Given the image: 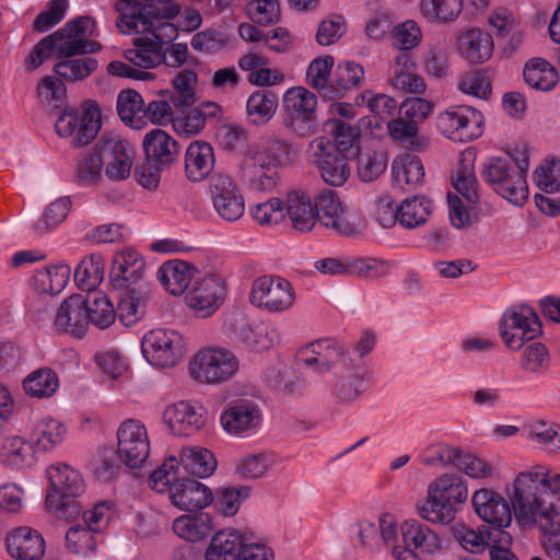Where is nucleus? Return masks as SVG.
<instances>
[{
    "mask_svg": "<svg viewBox=\"0 0 560 560\" xmlns=\"http://www.w3.org/2000/svg\"><path fill=\"white\" fill-rule=\"evenodd\" d=\"M117 10L119 31L138 35L133 47L124 52L126 60L144 69L160 66L165 46L177 38V27L171 20L179 14V5L171 0H118Z\"/></svg>",
    "mask_w": 560,
    "mask_h": 560,
    "instance_id": "f257e3e1",
    "label": "nucleus"
},
{
    "mask_svg": "<svg viewBox=\"0 0 560 560\" xmlns=\"http://www.w3.org/2000/svg\"><path fill=\"white\" fill-rule=\"evenodd\" d=\"M560 474L545 465H534L517 472L505 487L517 522L522 525L539 524L560 530Z\"/></svg>",
    "mask_w": 560,
    "mask_h": 560,
    "instance_id": "f03ea898",
    "label": "nucleus"
},
{
    "mask_svg": "<svg viewBox=\"0 0 560 560\" xmlns=\"http://www.w3.org/2000/svg\"><path fill=\"white\" fill-rule=\"evenodd\" d=\"M240 370L236 354L224 347L207 346L198 349L189 359L187 372L199 385H221L232 380Z\"/></svg>",
    "mask_w": 560,
    "mask_h": 560,
    "instance_id": "7ed1b4c3",
    "label": "nucleus"
},
{
    "mask_svg": "<svg viewBox=\"0 0 560 560\" xmlns=\"http://www.w3.org/2000/svg\"><path fill=\"white\" fill-rule=\"evenodd\" d=\"M516 165L508 159L491 158L485 164L483 179L493 190L514 206H523L528 199V186L525 174L529 163L524 153Z\"/></svg>",
    "mask_w": 560,
    "mask_h": 560,
    "instance_id": "20e7f679",
    "label": "nucleus"
},
{
    "mask_svg": "<svg viewBox=\"0 0 560 560\" xmlns=\"http://www.w3.org/2000/svg\"><path fill=\"white\" fill-rule=\"evenodd\" d=\"M498 329L504 346L512 351L521 350L526 342L542 334L537 313L525 303L506 307L499 319Z\"/></svg>",
    "mask_w": 560,
    "mask_h": 560,
    "instance_id": "39448f33",
    "label": "nucleus"
},
{
    "mask_svg": "<svg viewBox=\"0 0 560 560\" xmlns=\"http://www.w3.org/2000/svg\"><path fill=\"white\" fill-rule=\"evenodd\" d=\"M250 303L269 314L290 312L296 302L292 283L280 276L265 275L256 278L250 288Z\"/></svg>",
    "mask_w": 560,
    "mask_h": 560,
    "instance_id": "423d86ee",
    "label": "nucleus"
},
{
    "mask_svg": "<svg viewBox=\"0 0 560 560\" xmlns=\"http://www.w3.org/2000/svg\"><path fill=\"white\" fill-rule=\"evenodd\" d=\"M100 128L101 110L94 102H86L80 108H65L55 122L56 132L77 145L89 144Z\"/></svg>",
    "mask_w": 560,
    "mask_h": 560,
    "instance_id": "0eeeda50",
    "label": "nucleus"
},
{
    "mask_svg": "<svg viewBox=\"0 0 560 560\" xmlns=\"http://www.w3.org/2000/svg\"><path fill=\"white\" fill-rule=\"evenodd\" d=\"M284 125L299 137H307L316 129L317 96L304 86L288 89L282 97Z\"/></svg>",
    "mask_w": 560,
    "mask_h": 560,
    "instance_id": "6e6552de",
    "label": "nucleus"
},
{
    "mask_svg": "<svg viewBox=\"0 0 560 560\" xmlns=\"http://www.w3.org/2000/svg\"><path fill=\"white\" fill-rule=\"evenodd\" d=\"M306 154L327 185L340 187L349 179L351 167L346 154L337 152L327 137L312 139L307 144Z\"/></svg>",
    "mask_w": 560,
    "mask_h": 560,
    "instance_id": "1a4fd4ad",
    "label": "nucleus"
},
{
    "mask_svg": "<svg viewBox=\"0 0 560 560\" xmlns=\"http://www.w3.org/2000/svg\"><path fill=\"white\" fill-rule=\"evenodd\" d=\"M225 280L218 273L196 278L184 298L186 306L198 317L213 315L226 298Z\"/></svg>",
    "mask_w": 560,
    "mask_h": 560,
    "instance_id": "9d476101",
    "label": "nucleus"
},
{
    "mask_svg": "<svg viewBox=\"0 0 560 560\" xmlns=\"http://www.w3.org/2000/svg\"><path fill=\"white\" fill-rule=\"evenodd\" d=\"M145 360L158 368L175 366L185 352L182 335L174 329L155 328L148 331L141 341Z\"/></svg>",
    "mask_w": 560,
    "mask_h": 560,
    "instance_id": "9b49d317",
    "label": "nucleus"
},
{
    "mask_svg": "<svg viewBox=\"0 0 560 560\" xmlns=\"http://www.w3.org/2000/svg\"><path fill=\"white\" fill-rule=\"evenodd\" d=\"M262 420L261 408L248 398L230 401L219 418L220 425L228 435L241 439L257 434L261 429Z\"/></svg>",
    "mask_w": 560,
    "mask_h": 560,
    "instance_id": "f8f14e48",
    "label": "nucleus"
},
{
    "mask_svg": "<svg viewBox=\"0 0 560 560\" xmlns=\"http://www.w3.org/2000/svg\"><path fill=\"white\" fill-rule=\"evenodd\" d=\"M483 115L470 106H454L436 117L439 131L452 141L469 142L482 133Z\"/></svg>",
    "mask_w": 560,
    "mask_h": 560,
    "instance_id": "ddd939ff",
    "label": "nucleus"
},
{
    "mask_svg": "<svg viewBox=\"0 0 560 560\" xmlns=\"http://www.w3.org/2000/svg\"><path fill=\"white\" fill-rule=\"evenodd\" d=\"M117 454L130 468H140L150 455V439L145 425L136 419L122 421L116 432Z\"/></svg>",
    "mask_w": 560,
    "mask_h": 560,
    "instance_id": "4468645a",
    "label": "nucleus"
},
{
    "mask_svg": "<svg viewBox=\"0 0 560 560\" xmlns=\"http://www.w3.org/2000/svg\"><path fill=\"white\" fill-rule=\"evenodd\" d=\"M95 33V21L90 16H80L69 22L52 35L57 42V55L71 57L97 51L101 46L92 37Z\"/></svg>",
    "mask_w": 560,
    "mask_h": 560,
    "instance_id": "2eb2a0df",
    "label": "nucleus"
},
{
    "mask_svg": "<svg viewBox=\"0 0 560 560\" xmlns=\"http://www.w3.org/2000/svg\"><path fill=\"white\" fill-rule=\"evenodd\" d=\"M50 490L45 500L46 508L54 513L63 511L66 499L83 493L84 482L80 472L72 467L57 463L46 470Z\"/></svg>",
    "mask_w": 560,
    "mask_h": 560,
    "instance_id": "dca6fc26",
    "label": "nucleus"
},
{
    "mask_svg": "<svg viewBox=\"0 0 560 560\" xmlns=\"http://www.w3.org/2000/svg\"><path fill=\"white\" fill-rule=\"evenodd\" d=\"M209 196L215 213L226 222H236L245 212V198L237 184L222 173L209 180Z\"/></svg>",
    "mask_w": 560,
    "mask_h": 560,
    "instance_id": "f3484780",
    "label": "nucleus"
},
{
    "mask_svg": "<svg viewBox=\"0 0 560 560\" xmlns=\"http://www.w3.org/2000/svg\"><path fill=\"white\" fill-rule=\"evenodd\" d=\"M315 201L317 222L341 235H354L362 229V222L348 213L339 196L332 190H324Z\"/></svg>",
    "mask_w": 560,
    "mask_h": 560,
    "instance_id": "a211bd4d",
    "label": "nucleus"
},
{
    "mask_svg": "<svg viewBox=\"0 0 560 560\" xmlns=\"http://www.w3.org/2000/svg\"><path fill=\"white\" fill-rule=\"evenodd\" d=\"M471 504L477 516L494 528H506L512 523L514 508L511 501H506L493 489L476 490L471 495Z\"/></svg>",
    "mask_w": 560,
    "mask_h": 560,
    "instance_id": "6ab92c4d",
    "label": "nucleus"
},
{
    "mask_svg": "<svg viewBox=\"0 0 560 560\" xmlns=\"http://www.w3.org/2000/svg\"><path fill=\"white\" fill-rule=\"evenodd\" d=\"M163 422L174 435H191L205 425V408L197 400H178L164 409Z\"/></svg>",
    "mask_w": 560,
    "mask_h": 560,
    "instance_id": "aec40b11",
    "label": "nucleus"
},
{
    "mask_svg": "<svg viewBox=\"0 0 560 560\" xmlns=\"http://www.w3.org/2000/svg\"><path fill=\"white\" fill-rule=\"evenodd\" d=\"M105 175L112 180H122L129 177L135 158L130 142L120 137H110L100 141Z\"/></svg>",
    "mask_w": 560,
    "mask_h": 560,
    "instance_id": "412c9836",
    "label": "nucleus"
},
{
    "mask_svg": "<svg viewBox=\"0 0 560 560\" xmlns=\"http://www.w3.org/2000/svg\"><path fill=\"white\" fill-rule=\"evenodd\" d=\"M144 271V257L137 249L125 247L113 256L109 270L110 282L117 289L133 288L143 278Z\"/></svg>",
    "mask_w": 560,
    "mask_h": 560,
    "instance_id": "4be33fe9",
    "label": "nucleus"
},
{
    "mask_svg": "<svg viewBox=\"0 0 560 560\" xmlns=\"http://www.w3.org/2000/svg\"><path fill=\"white\" fill-rule=\"evenodd\" d=\"M345 355L342 346L331 338L315 340L299 351L301 363L315 373H326Z\"/></svg>",
    "mask_w": 560,
    "mask_h": 560,
    "instance_id": "5701e85b",
    "label": "nucleus"
},
{
    "mask_svg": "<svg viewBox=\"0 0 560 560\" xmlns=\"http://www.w3.org/2000/svg\"><path fill=\"white\" fill-rule=\"evenodd\" d=\"M399 529L405 549L417 557L438 553L443 547L439 534L417 520L404 521Z\"/></svg>",
    "mask_w": 560,
    "mask_h": 560,
    "instance_id": "b1692460",
    "label": "nucleus"
},
{
    "mask_svg": "<svg viewBox=\"0 0 560 560\" xmlns=\"http://www.w3.org/2000/svg\"><path fill=\"white\" fill-rule=\"evenodd\" d=\"M197 273L198 269L195 265L180 259H171L158 268L156 278L168 294L182 296L187 293Z\"/></svg>",
    "mask_w": 560,
    "mask_h": 560,
    "instance_id": "393cba45",
    "label": "nucleus"
},
{
    "mask_svg": "<svg viewBox=\"0 0 560 560\" xmlns=\"http://www.w3.org/2000/svg\"><path fill=\"white\" fill-rule=\"evenodd\" d=\"M171 502L182 511H199L209 506L213 500L210 488L194 479H183L170 489Z\"/></svg>",
    "mask_w": 560,
    "mask_h": 560,
    "instance_id": "a878e982",
    "label": "nucleus"
},
{
    "mask_svg": "<svg viewBox=\"0 0 560 560\" xmlns=\"http://www.w3.org/2000/svg\"><path fill=\"white\" fill-rule=\"evenodd\" d=\"M284 209L292 228L298 232H311L317 224L315 201L304 190L290 191L284 201Z\"/></svg>",
    "mask_w": 560,
    "mask_h": 560,
    "instance_id": "bb28decb",
    "label": "nucleus"
},
{
    "mask_svg": "<svg viewBox=\"0 0 560 560\" xmlns=\"http://www.w3.org/2000/svg\"><path fill=\"white\" fill-rule=\"evenodd\" d=\"M85 304L86 301L81 294L67 298L57 310L54 319L55 329L74 337H81L88 327Z\"/></svg>",
    "mask_w": 560,
    "mask_h": 560,
    "instance_id": "cd10ccee",
    "label": "nucleus"
},
{
    "mask_svg": "<svg viewBox=\"0 0 560 560\" xmlns=\"http://www.w3.org/2000/svg\"><path fill=\"white\" fill-rule=\"evenodd\" d=\"M144 154L156 166L172 165L178 154V142L165 130L155 128L147 132L142 140Z\"/></svg>",
    "mask_w": 560,
    "mask_h": 560,
    "instance_id": "c85d7f7f",
    "label": "nucleus"
},
{
    "mask_svg": "<svg viewBox=\"0 0 560 560\" xmlns=\"http://www.w3.org/2000/svg\"><path fill=\"white\" fill-rule=\"evenodd\" d=\"M0 463L15 470H24L37 463L32 441L20 435H9L0 440Z\"/></svg>",
    "mask_w": 560,
    "mask_h": 560,
    "instance_id": "c756f323",
    "label": "nucleus"
},
{
    "mask_svg": "<svg viewBox=\"0 0 560 560\" xmlns=\"http://www.w3.org/2000/svg\"><path fill=\"white\" fill-rule=\"evenodd\" d=\"M458 55L471 65L488 61L493 54L492 36L480 30L470 28L457 36Z\"/></svg>",
    "mask_w": 560,
    "mask_h": 560,
    "instance_id": "7c9ffc66",
    "label": "nucleus"
},
{
    "mask_svg": "<svg viewBox=\"0 0 560 560\" xmlns=\"http://www.w3.org/2000/svg\"><path fill=\"white\" fill-rule=\"evenodd\" d=\"M7 550L16 560H40L45 552V540L38 532L20 527L7 536Z\"/></svg>",
    "mask_w": 560,
    "mask_h": 560,
    "instance_id": "2f4dec72",
    "label": "nucleus"
},
{
    "mask_svg": "<svg viewBox=\"0 0 560 560\" xmlns=\"http://www.w3.org/2000/svg\"><path fill=\"white\" fill-rule=\"evenodd\" d=\"M366 389V381L360 366L346 365L335 378L331 396L336 404L352 405Z\"/></svg>",
    "mask_w": 560,
    "mask_h": 560,
    "instance_id": "473e14b6",
    "label": "nucleus"
},
{
    "mask_svg": "<svg viewBox=\"0 0 560 560\" xmlns=\"http://www.w3.org/2000/svg\"><path fill=\"white\" fill-rule=\"evenodd\" d=\"M241 177L250 190L267 191L277 183V170L257 152L244 159Z\"/></svg>",
    "mask_w": 560,
    "mask_h": 560,
    "instance_id": "72a5a7b5",
    "label": "nucleus"
},
{
    "mask_svg": "<svg viewBox=\"0 0 560 560\" xmlns=\"http://www.w3.org/2000/svg\"><path fill=\"white\" fill-rule=\"evenodd\" d=\"M214 152L210 143L201 140L191 142L185 152V174L190 182L203 180L213 170Z\"/></svg>",
    "mask_w": 560,
    "mask_h": 560,
    "instance_id": "f704fd0d",
    "label": "nucleus"
},
{
    "mask_svg": "<svg viewBox=\"0 0 560 560\" xmlns=\"http://www.w3.org/2000/svg\"><path fill=\"white\" fill-rule=\"evenodd\" d=\"M244 535L228 527L214 533L205 550V560H240Z\"/></svg>",
    "mask_w": 560,
    "mask_h": 560,
    "instance_id": "c9c22d12",
    "label": "nucleus"
},
{
    "mask_svg": "<svg viewBox=\"0 0 560 560\" xmlns=\"http://www.w3.org/2000/svg\"><path fill=\"white\" fill-rule=\"evenodd\" d=\"M229 329L238 341L255 351H264L275 345V339L269 336L267 327L249 323L241 313L232 317Z\"/></svg>",
    "mask_w": 560,
    "mask_h": 560,
    "instance_id": "e433bc0d",
    "label": "nucleus"
},
{
    "mask_svg": "<svg viewBox=\"0 0 560 560\" xmlns=\"http://www.w3.org/2000/svg\"><path fill=\"white\" fill-rule=\"evenodd\" d=\"M392 85L400 91L412 94L424 93V80L416 73V63L408 52H399L393 65Z\"/></svg>",
    "mask_w": 560,
    "mask_h": 560,
    "instance_id": "4c0bfd02",
    "label": "nucleus"
},
{
    "mask_svg": "<svg viewBox=\"0 0 560 560\" xmlns=\"http://www.w3.org/2000/svg\"><path fill=\"white\" fill-rule=\"evenodd\" d=\"M175 456L179 469L199 478L211 476L217 468L213 454L201 446H184Z\"/></svg>",
    "mask_w": 560,
    "mask_h": 560,
    "instance_id": "58836bf2",
    "label": "nucleus"
},
{
    "mask_svg": "<svg viewBox=\"0 0 560 560\" xmlns=\"http://www.w3.org/2000/svg\"><path fill=\"white\" fill-rule=\"evenodd\" d=\"M416 513L428 523L448 525L455 520L457 509L443 501L441 495L428 486L427 497L416 504Z\"/></svg>",
    "mask_w": 560,
    "mask_h": 560,
    "instance_id": "ea45409f",
    "label": "nucleus"
},
{
    "mask_svg": "<svg viewBox=\"0 0 560 560\" xmlns=\"http://www.w3.org/2000/svg\"><path fill=\"white\" fill-rule=\"evenodd\" d=\"M144 101L136 90H122L117 95L116 109L121 121L136 130L145 127Z\"/></svg>",
    "mask_w": 560,
    "mask_h": 560,
    "instance_id": "a19ab883",
    "label": "nucleus"
},
{
    "mask_svg": "<svg viewBox=\"0 0 560 560\" xmlns=\"http://www.w3.org/2000/svg\"><path fill=\"white\" fill-rule=\"evenodd\" d=\"M66 435L67 428L61 421L45 417L34 424L31 439L38 451L48 452L61 444Z\"/></svg>",
    "mask_w": 560,
    "mask_h": 560,
    "instance_id": "79ce46f5",
    "label": "nucleus"
},
{
    "mask_svg": "<svg viewBox=\"0 0 560 560\" xmlns=\"http://www.w3.org/2000/svg\"><path fill=\"white\" fill-rule=\"evenodd\" d=\"M213 529L212 517L208 513L180 515L173 522L174 533L191 542H197L210 535Z\"/></svg>",
    "mask_w": 560,
    "mask_h": 560,
    "instance_id": "37998d69",
    "label": "nucleus"
},
{
    "mask_svg": "<svg viewBox=\"0 0 560 560\" xmlns=\"http://www.w3.org/2000/svg\"><path fill=\"white\" fill-rule=\"evenodd\" d=\"M392 175L397 187L411 189L422 182L424 168L419 158L404 155L393 161Z\"/></svg>",
    "mask_w": 560,
    "mask_h": 560,
    "instance_id": "c03bdc74",
    "label": "nucleus"
},
{
    "mask_svg": "<svg viewBox=\"0 0 560 560\" xmlns=\"http://www.w3.org/2000/svg\"><path fill=\"white\" fill-rule=\"evenodd\" d=\"M86 304V323H92L100 329L109 327L116 318V312L108 296L101 292L94 291L84 296Z\"/></svg>",
    "mask_w": 560,
    "mask_h": 560,
    "instance_id": "a18cd8bd",
    "label": "nucleus"
},
{
    "mask_svg": "<svg viewBox=\"0 0 560 560\" xmlns=\"http://www.w3.org/2000/svg\"><path fill=\"white\" fill-rule=\"evenodd\" d=\"M335 63L332 56L317 57L311 61L306 70L307 84L317 90L323 97L335 100L334 82L329 84V78Z\"/></svg>",
    "mask_w": 560,
    "mask_h": 560,
    "instance_id": "49530a36",
    "label": "nucleus"
},
{
    "mask_svg": "<svg viewBox=\"0 0 560 560\" xmlns=\"http://www.w3.org/2000/svg\"><path fill=\"white\" fill-rule=\"evenodd\" d=\"M523 74L530 88L544 92L552 90L559 80L556 68L542 58L530 59L525 65Z\"/></svg>",
    "mask_w": 560,
    "mask_h": 560,
    "instance_id": "de8ad7c7",
    "label": "nucleus"
},
{
    "mask_svg": "<svg viewBox=\"0 0 560 560\" xmlns=\"http://www.w3.org/2000/svg\"><path fill=\"white\" fill-rule=\"evenodd\" d=\"M105 264L100 254H91L84 257L74 270V281L82 291L88 293L95 289L104 279Z\"/></svg>",
    "mask_w": 560,
    "mask_h": 560,
    "instance_id": "09e8293b",
    "label": "nucleus"
},
{
    "mask_svg": "<svg viewBox=\"0 0 560 560\" xmlns=\"http://www.w3.org/2000/svg\"><path fill=\"white\" fill-rule=\"evenodd\" d=\"M71 276V267L59 262L50 265L37 271L33 278L36 289L46 294H58L68 284Z\"/></svg>",
    "mask_w": 560,
    "mask_h": 560,
    "instance_id": "8fccbe9b",
    "label": "nucleus"
},
{
    "mask_svg": "<svg viewBox=\"0 0 560 560\" xmlns=\"http://www.w3.org/2000/svg\"><path fill=\"white\" fill-rule=\"evenodd\" d=\"M443 501L457 509L468 499V488L465 482L455 475H442L428 485Z\"/></svg>",
    "mask_w": 560,
    "mask_h": 560,
    "instance_id": "3c124183",
    "label": "nucleus"
},
{
    "mask_svg": "<svg viewBox=\"0 0 560 560\" xmlns=\"http://www.w3.org/2000/svg\"><path fill=\"white\" fill-rule=\"evenodd\" d=\"M365 80L362 65L355 61H341L337 65L334 77L335 98H341L348 91L359 89Z\"/></svg>",
    "mask_w": 560,
    "mask_h": 560,
    "instance_id": "603ef678",
    "label": "nucleus"
},
{
    "mask_svg": "<svg viewBox=\"0 0 560 560\" xmlns=\"http://www.w3.org/2000/svg\"><path fill=\"white\" fill-rule=\"evenodd\" d=\"M463 10V0H420V14L430 23L455 21Z\"/></svg>",
    "mask_w": 560,
    "mask_h": 560,
    "instance_id": "864d4df0",
    "label": "nucleus"
},
{
    "mask_svg": "<svg viewBox=\"0 0 560 560\" xmlns=\"http://www.w3.org/2000/svg\"><path fill=\"white\" fill-rule=\"evenodd\" d=\"M277 463L278 458L271 453H252L240 458L236 469L243 479L255 480L266 477Z\"/></svg>",
    "mask_w": 560,
    "mask_h": 560,
    "instance_id": "5fc2aeb1",
    "label": "nucleus"
},
{
    "mask_svg": "<svg viewBox=\"0 0 560 560\" xmlns=\"http://www.w3.org/2000/svg\"><path fill=\"white\" fill-rule=\"evenodd\" d=\"M387 131L394 141L416 150H422L429 143V139L419 133L418 127L401 116L387 121Z\"/></svg>",
    "mask_w": 560,
    "mask_h": 560,
    "instance_id": "6e6d98bb",
    "label": "nucleus"
},
{
    "mask_svg": "<svg viewBox=\"0 0 560 560\" xmlns=\"http://www.w3.org/2000/svg\"><path fill=\"white\" fill-rule=\"evenodd\" d=\"M26 394L36 398L51 397L59 388V377L48 368L33 371L23 382Z\"/></svg>",
    "mask_w": 560,
    "mask_h": 560,
    "instance_id": "4d7b16f0",
    "label": "nucleus"
},
{
    "mask_svg": "<svg viewBox=\"0 0 560 560\" xmlns=\"http://www.w3.org/2000/svg\"><path fill=\"white\" fill-rule=\"evenodd\" d=\"M278 107L276 95L268 91H256L249 95L246 103V112L250 121L261 125L269 121Z\"/></svg>",
    "mask_w": 560,
    "mask_h": 560,
    "instance_id": "13d9d810",
    "label": "nucleus"
},
{
    "mask_svg": "<svg viewBox=\"0 0 560 560\" xmlns=\"http://www.w3.org/2000/svg\"><path fill=\"white\" fill-rule=\"evenodd\" d=\"M432 210V202L424 196L406 198L400 203V224L407 229H415L423 224Z\"/></svg>",
    "mask_w": 560,
    "mask_h": 560,
    "instance_id": "bf43d9fd",
    "label": "nucleus"
},
{
    "mask_svg": "<svg viewBox=\"0 0 560 560\" xmlns=\"http://www.w3.org/2000/svg\"><path fill=\"white\" fill-rule=\"evenodd\" d=\"M393 47L407 52L418 47L423 34L419 23L415 20H406L395 24L389 31Z\"/></svg>",
    "mask_w": 560,
    "mask_h": 560,
    "instance_id": "052dcab7",
    "label": "nucleus"
},
{
    "mask_svg": "<svg viewBox=\"0 0 560 560\" xmlns=\"http://www.w3.org/2000/svg\"><path fill=\"white\" fill-rule=\"evenodd\" d=\"M451 533L459 546L470 553H480L489 545L490 533L483 526L470 528L464 524H456L451 528Z\"/></svg>",
    "mask_w": 560,
    "mask_h": 560,
    "instance_id": "680f3d73",
    "label": "nucleus"
},
{
    "mask_svg": "<svg viewBox=\"0 0 560 560\" xmlns=\"http://www.w3.org/2000/svg\"><path fill=\"white\" fill-rule=\"evenodd\" d=\"M119 296L116 316L122 325L130 327L135 325L144 314V302L140 292L135 288L122 289Z\"/></svg>",
    "mask_w": 560,
    "mask_h": 560,
    "instance_id": "e2e57ef3",
    "label": "nucleus"
},
{
    "mask_svg": "<svg viewBox=\"0 0 560 560\" xmlns=\"http://www.w3.org/2000/svg\"><path fill=\"white\" fill-rule=\"evenodd\" d=\"M527 440L537 443L544 451L560 455V425L536 421L527 428Z\"/></svg>",
    "mask_w": 560,
    "mask_h": 560,
    "instance_id": "0e129e2a",
    "label": "nucleus"
},
{
    "mask_svg": "<svg viewBox=\"0 0 560 560\" xmlns=\"http://www.w3.org/2000/svg\"><path fill=\"white\" fill-rule=\"evenodd\" d=\"M549 365L550 354L545 343L535 341L522 348L521 368L526 373L541 375Z\"/></svg>",
    "mask_w": 560,
    "mask_h": 560,
    "instance_id": "69168bd1",
    "label": "nucleus"
},
{
    "mask_svg": "<svg viewBox=\"0 0 560 560\" xmlns=\"http://www.w3.org/2000/svg\"><path fill=\"white\" fill-rule=\"evenodd\" d=\"M354 104L360 107L366 106L381 120H388L395 115L397 109L395 98L382 93L376 94L370 90H365L357 95Z\"/></svg>",
    "mask_w": 560,
    "mask_h": 560,
    "instance_id": "338daca9",
    "label": "nucleus"
},
{
    "mask_svg": "<svg viewBox=\"0 0 560 560\" xmlns=\"http://www.w3.org/2000/svg\"><path fill=\"white\" fill-rule=\"evenodd\" d=\"M258 153L265 155L269 164L276 170L293 163L298 154L294 145L289 140L278 136L269 137L265 150Z\"/></svg>",
    "mask_w": 560,
    "mask_h": 560,
    "instance_id": "774afa93",
    "label": "nucleus"
}]
</instances>
